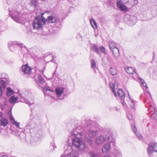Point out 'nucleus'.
<instances>
[{
	"mask_svg": "<svg viewBox=\"0 0 157 157\" xmlns=\"http://www.w3.org/2000/svg\"><path fill=\"white\" fill-rule=\"evenodd\" d=\"M91 124L89 121L86 122L85 127H87L86 130L83 132L85 141L90 145H91L93 142V138L98 134L97 130L94 131L90 129L91 127Z\"/></svg>",
	"mask_w": 157,
	"mask_h": 157,
	"instance_id": "obj_1",
	"label": "nucleus"
},
{
	"mask_svg": "<svg viewBox=\"0 0 157 157\" xmlns=\"http://www.w3.org/2000/svg\"><path fill=\"white\" fill-rule=\"evenodd\" d=\"M81 136L80 133H78L77 132H73L72 133V136H73L75 137V138L72 139V146L75 147L79 150H84L86 146L83 142L81 140L80 137L78 136V135Z\"/></svg>",
	"mask_w": 157,
	"mask_h": 157,
	"instance_id": "obj_2",
	"label": "nucleus"
},
{
	"mask_svg": "<svg viewBox=\"0 0 157 157\" xmlns=\"http://www.w3.org/2000/svg\"><path fill=\"white\" fill-rule=\"evenodd\" d=\"M10 16L16 22L21 24H24L26 21L24 15H22L15 9L13 10L10 8L8 9Z\"/></svg>",
	"mask_w": 157,
	"mask_h": 157,
	"instance_id": "obj_3",
	"label": "nucleus"
},
{
	"mask_svg": "<svg viewBox=\"0 0 157 157\" xmlns=\"http://www.w3.org/2000/svg\"><path fill=\"white\" fill-rule=\"evenodd\" d=\"M44 13H37L35 19L33 21V26L34 29H36L42 28V26L45 24L46 20L43 17V15Z\"/></svg>",
	"mask_w": 157,
	"mask_h": 157,
	"instance_id": "obj_4",
	"label": "nucleus"
},
{
	"mask_svg": "<svg viewBox=\"0 0 157 157\" xmlns=\"http://www.w3.org/2000/svg\"><path fill=\"white\" fill-rule=\"evenodd\" d=\"M19 95L21 98L23 100L24 102L30 106L34 103L32 99L29 101V97L31 96L30 92L28 91L24 90L20 92H19Z\"/></svg>",
	"mask_w": 157,
	"mask_h": 157,
	"instance_id": "obj_5",
	"label": "nucleus"
},
{
	"mask_svg": "<svg viewBox=\"0 0 157 157\" xmlns=\"http://www.w3.org/2000/svg\"><path fill=\"white\" fill-rule=\"evenodd\" d=\"M109 47L112 55L116 58H117L119 56L120 53L116 44L113 41H109Z\"/></svg>",
	"mask_w": 157,
	"mask_h": 157,
	"instance_id": "obj_6",
	"label": "nucleus"
},
{
	"mask_svg": "<svg viewBox=\"0 0 157 157\" xmlns=\"http://www.w3.org/2000/svg\"><path fill=\"white\" fill-rule=\"evenodd\" d=\"M147 151L149 155L152 154L154 151L157 152V143H150L148 145Z\"/></svg>",
	"mask_w": 157,
	"mask_h": 157,
	"instance_id": "obj_7",
	"label": "nucleus"
},
{
	"mask_svg": "<svg viewBox=\"0 0 157 157\" xmlns=\"http://www.w3.org/2000/svg\"><path fill=\"white\" fill-rule=\"evenodd\" d=\"M111 146L112 147L114 152L116 153L117 157H122V155L120 151L115 148V143L114 141L111 142L110 144L109 143V151L111 149Z\"/></svg>",
	"mask_w": 157,
	"mask_h": 157,
	"instance_id": "obj_8",
	"label": "nucleus"
},
{
	"mask_svg": "<svg viewBox=\"0 0 157 157\" xmlns=\"http://www.w3.org/2000/svg\"><path fill=\"white\" fill-rule=\"evenodd\" d=\"M64 89V88L62 87H57L56 89V96L59 99H62L63 98Z\"/></svg>",
	"mask_w": 157,
	"mask_h": 157,
	"instance_id": "obj_9",
	"label": "nucleus"
},
{
	"mask_svg": "<svg viewBox=\"0 0 157 157\" xmlns=\"http://www.w3.org/2000/svg\"><path fill=\"white\" fill-rule=\"evenodd\" d=\"M108 140V136H104L101 135L96 138L95 142L97 145H99L101 144L102 142H105Z\"/></svg>",
	"mask_w": 157,
	"mask_h": 157,
	"instance_id": "obj_10",
	"label": "nucleus"
},
{
	"mask_svg": "<svg viewBox=\"0 0 157 157\" xmlns=\"http://www.w3.org/2000/svg\"><path fill=\"white\" fill-rule=\"evenodd\" d=\"M148 110L150 113L152 112L153 110H154L153 113L151 114V117L154 120H157V109L152 105H150Z\"/></svg>",
	"mask_w": 157,
	"mask_h": 157,
	"instance_id": "obj_11",
	"label": "nucleus"
},
{
	"mask_svg": "<svg viewBox=\"0 0 157 157\" xmlns=\"http://www.w3.org/2000/svg\"><path fill=\"white\" fill-rule=\"evenodd\" d=\"M31 70V68L28 64L23 65L21 67V72L24 75L29 74Z\"/></svg>",
	"mask_w": 157,
	"mask_h": 157,
	"instance_id": "obj_12",
	"label": "nucleus"
},
{
	"mask_svg": "<svg viewBox=\"0 0 157 157\" xmlns=\"http://www.w3.org/2000/svg\"><path fill=\"white\" fill-rule=\"evenodd\" d=\"M48 19L49 23H56L59 24L61 23V21L60 19L55 17L53 15L48 17Z\"/></svg>",
	"mask_w": 157,
	"mask_h": 157,
	"instance_id": "obj_13",
	"label": "nucleus"
},
{
	"mask_svg": "<svg viewBox=\"0 0 157 157\" xmlns=\"http://www.w3.org/2000/svg\"><path fill=\"white\" fill-rule=\"evenodd\" d=\"M15 44L17 45L20 47L23 48L25 47V46L23 44L21 43L18 42H17L14 41L12 42L11 41L8 43V45L9 48H10V49H11L10 48L11 47H13Z\"/></svg>",
	"mask_w": 157,
	"mask_h": 157,
	"instance_id": "obj_14",
	"label": "nucleus"
},
{
	"mask_svg": "<svg viewBox=\"0 0 157 157\" xmlns=\"http://www.w3.org/2000/svg\"><path fill=\"white\" fill-rule=\"evenodd\" d=\"M117 4L118 8H120L121 11H125L127 10V7L124 5L123 3L121 1H117Z\"/></svg>",
	"mask_w": 157,
	"mask_h": 157,
	"instance_id": "obj_15",
	"label": "nucleus"
},
{
	"mask_svg": "<svg viewBox=\"0 0 157 157\" xmlns=\"http://www.w3.org/2000/svg\"><path fill=\"white\" fill-rule=\"evenodd\" d=\"M124 70L127 73L129 74L133 75L134 73H136V72L135 71L134 69L131 67H127L124 68Z\"/></svg>",
	"mask_w": 157,
	"mask_h": 157,
	"instance_id": "obj_16",
	"label": "nucleus"
},
{
	"mask_svg": "<svg viewBox=\"0 0 157 157\" xmlns=\"http://www.w3.org/2000/svg\"><path fill=\"white\" fill-rule=\"evenodd\" d=\"M116 82H115L114 83H110L109 84L110 86L113 93L114 96L116 97L117 94L116 92V90L117 89V86L116 85Z\"/></svg>",
	"mask_w": 157,
	"mask_h": 157,
	"instance_id": "obj_17",
	"label": "nucleus"
},
{
	"mask_svg": "<svg viewBox=\"0 0 157 157\" xmlns=\"http://www.w3.org/2000/svg\"><path fill=\"white\" fill-rule=\"evenodd\" d=\"M0 123L1 126L5 127L8 124V121L2 116V119H0Z\"/></svg>",
	"mask_w": 157,
	"mask_h": 157,
	"instance_id": "obj_18",
	"label": "nucleus"
},
{
	"mask_svg": "<svg viewBox=\"0 0 157 157\" xmlns=\"http://www.w3.org/2000/svg\"><path fill=\"white\" fill-rule=\"evenodd\" d=\"M10 120L12 124L15 125L18 128H20L19 125L20 123L17 122L15 121L14 118L12 116V115H10Z\"/></svg>",
	"mask_w": 157,
	"mask_h": 157,
	"instance_id": "obj_19",
	"label": "nucleus"
},
{
	"mask_svg": "<svg viewBox=\"0 0 157 157\" xmlns=\"http://www.w3.org/2000/svg\"><path fill=\"white\" fill-rule=\"evenodd\" d=\"M118 94L121 98V99L122 100H124L125 98V94L124 91L122 89H120L118 91Z\"/></svg>",
	"mask_w": 157,
	"mask_h": 157,
	"instance_id": "obj_20",
	"label": "nucleus"
},
{
	"mask_svg": "<svg viewBox=\"0 0 157 157\" xmlns=\"http://www.w3.org/2000/svg\"><path fill=\"white\" fill-rule=\"evenodd\" d=\"M92 49L93 51L96 52L98 54H100V52L96 44H94L93 45Z\"/></svg>",
	"mask_w": 157,
	"mask_h": 157,
	"instance_id": "obj_21",
	"label": "nucleus"
},
{
	"mask_svg": "<svg viewBox=\"0 0 157 157\" xmlns=\"http://www.w3.org/2000/svg\"><path fill=\"white\" fill-rule=\"evenodd\" d=\"M14 93L13 90L10 87H8L7 88L6 96L10 97Z\"/></svg>",
	"mask_w": 157,
	"mask_h": 157,
	"instance_id": "obj_22",
	"label": "nucleus"
},
{
	"mask_svg": "<svg viewBox=\"0 0 157 157\" xmlns=\"http://www.w3.org/2000/svg\"><path fill=\"white\" fill-rule=\"evenodd\" d=\"M18 99V98L17 97H15L14 96H13L9 99L10 102L12 104H14L17 100Z\"/></svg>",
	"mask_w": 157,
	"mask_h": 157,
	"instance_id": "obj_23",
	"label": "nucleus"
},
{
	"mask_svg": "<svg viewBox=\"0 0 157 157\" xmlns=\"http://www.w3.org/2000/svg\"><path fill=\"white\" fill-rule=\"evenodd\" d=\"M109 71L110 74L113 76L116 75L117 73V70L114 67H111Z\"/></svg>",
	"mask_w": 157,
	"mask_h": 157,
	"instance_id": "obj_24",
	"label": "nucleus"
},
{
	"mask_svg": "<svg viewBox=\"0 0 157 157\" xmlns=\"http://www.w3.org/2000/svg\"><path fill=\"white\" fill-rule=\"evenodd\" d=\"M37 82L40 84H42L44 82V79L41 75H39L38 76Z\"/></svg>",
	"mask_w": 157,
	"mask_h": 157,
	"instance_id": "obj_25",
	"label": "nucleus"
},
{
	"mask_svg": "<svg viewBox=\"0 0 157 157\" xmlns=\"http://www.w3.org/2000/svg\"><path fill=\"white\" fill-rule=\"evenodd\" d=\"M90 24L94 29L97 28V25L95 20L94 19H92L90 21Z\"/></svg>",
	"mask_w": 157,
	"mask_h": 157,
	"instance_id": "obj_26",
	"label": "nucleus"
},
{
	"mask_svg": "<svg viewBox=\"0 0 157 157\" xmlns=\"http://www.w3.org/2000/svg\"><path fill=\"white\" fill-rule=\"evenodd\" d=\"M102 151L104 153L107 152L108 151V144H105L102 149Z\"/></svg>",
	"mask_w": 157,
	"mask_h": 157,
	"instance_id": "obj_27",
	"label": "nucleus"
},
{
	"mask_svg": "<svg viewBox=\"0 0 157 157\" xmlns=\"http://www.w3.org/2000/svg\"><path fill=\"white\" fill-rule=\"evenodd\" d=\"M69 155L70 157H78L76 152L75 151L71 152L69 154Z\"/></svg>",
	"mask_w": 157,
	"mask_h": 157,
	"instance_id": "obj_28",
	"label": "nucleus"
},
{
	"mask_svg": "<svg viewBox=\"0 0 157 157\" xmlns=\"http://www.w3.org/2000/svg\"><path fill=\"white\" fill-rule=\"evenodd\" d=\"M131 127L132 130L134 132V133H136L137 132V128L136 126L132 124L131 125Z\"/></svg>",
	"mask_w": 157,
	"mask_h": 157,
	"instance_id": "obj_29",
	"label": "nucleus"
},
{
	"mask_svg": "<svg viewBox=\"0 0 157 157\" xmlns=\"http://www.w3.org/2000/svg\"><path fill=\"white\" fill-rule=\"evenodd\" d=\"M128 95L129 96V98L131 99V104H130V106L132 108L134 109V101L133 100H132L131 99L130 96L129 94H128Z\"/></svg>",
	"mask_w": 157,
	"mask_h": 157,
	"instance_id": "obj_30",
	"label": "nucleus"
},
{
	"mask_svg": "<svg viewBox=\"0 0 157 157\" xmlns=\"http://www.w3.org/2000/svg\"><path fill=\"white\" fill-rule=\"evenodd\" d=\"M96 66V63L94 60L91 61V67L92 68H95Z\"/></svg>",
	"mask_w": 157,
	"mask_h": 157,
	"instance_id": "obj_31",
	"label": "nucleus"
},
{
	"mask_svg": "<svg viewBox=\"0 0 157 157\" xmlns=\"http://www.w3.org/2000/svg\"><path fill=\"white\" fill-rule=\"evenodd\" d=\"M6 81L3 80H1V82L2 85V88L3 89H5L6 87Z\"/></svg>",
	"mask_w": 157,
	"mask_h": 157,
	"instance_id": "obj_32",
	"label": "nucleus"
},
{
	"mask_svg": "<svg viewBox=\"0 0 157 157\" xmlns=\"http://www.w3.org/2000/svg\"><path fill=\"white\" fill-rule=\"evenodd\" d=\"M100 50H101V52L104 54H106V52L105 51V49L104 47L102 46H101L100 47Z\"/></svg>",
	"mask_w": 157,
	"mask_h": 157,
	"instance_id": "obj_33",
	"label": "nucleus"
},
{
	"mask_svg": "<svg viewBox=\"0 0 157 157\" xmlns=\"http://www.w3.org/2000/svg\"><path fill=\"white\" fill-rule=\"evenodd\" d=\"M31 6H35L36 4V0H31Z\"/></svg>",
	"mask_w": 157,
	"mask_h": 157,
	"instance_id": "obj_34",
	"label": "nucleus"
},
{
	"mask_svg": "<svg viewBox=\"0 0 157 157\" xmlns=\"http://www.w3.org/2000/svg\"><path fill=\"white\" fill-rule=\"evenodd\" d=\"M90 157H97V155L94 154L93 152H90Z\"/></svg>",
	"mask_w": 157,
	"mask_h": 157,
	"instance_id": "obj_35",
	"label": "nucleus"
},
{
	"mask_svg": "<svg viewBox=\"0 0 157 157\" xmlns=\"http://www.w3.org/2000/svg\"><path fill=\"white\" fill-rule=\"evenodd\" d=\"M53 56L52 55H49L47 56H46V59L48 58H50L51 59H52V61L53 62H54V59H53Z\"/></svg>",
	"mask_w": 157,
	"mask_h": 157,
	"instance_id": "obj_36",
	"label": "nucleus"
},
{
	"mask_svg": "<svg viewBox=\"0 0 157 157\" xmlns=\"http://www.w3.org/2000/svg\"><path fill=\"white\" fill-rule=\"evenodd\" d=\"M136 136L138 137V139H142V137L141 135L139 133L136 132L135 133Z\"/></svg>",
	"mask_w": 157,
	"mask_h": 157,
	"instance_id": "obj_37",
	"label": "nucleus"
},
{
	"mask_svg": "<svg viewBox=\"0 0 157 157\" xmlns=\"http://www.w3.org/2000/svg\"><path fill=\"white\" fill-rule=\"evenodd\" d=\"M5 75H2V79H4L6 80H8V76L5 73Z\"/></svg>",
	"mask_w": 157,
	"mask_h": 157,
	"instance_id": "obj_38",
	"label": "nucleus"
},
{
	"mask_svg": "<svg viewBox=\"0 0 157 157\" xmlns=\"http://www.w3.org/2000/svg\"><path fill=\"white\" fill-rule=\"evenodd\" d=\"M100 21L101 23H105V18L102 17L100 19Z\"/></svg>",
	"mask_w": 157,
	"mask_h": 157,
	"instance_id": "obj_39",
	"label": "nucleus"
},
{
	"mask_svg": "<svg viewBox=\"0 0 157 157\" xmlns=\"http://www.w3.org/2000/svg\"><path fill=\"white\" fill-rule=\"evenodd\" d=\"M3 93L2 90V86L0 85V97H1L2 96Z\"/></svg>",
	"mask_w": 157,
	"mask_h": 157,
	"instance_id": "obj_40",
	"label": "nucleus"
},
{
	"mask_svg": "<svg viewBox=\"0 0 157 157\" xmlns=\"http://www.w3.org/2000/svg\"><path fill=\"white\" fill-rule=\"evenodd\" d=\"M141 84L144 87H145L146 88H147L148 87L147 86L146 83L145 82H144L142 83Z\"/></svg>",
	"mask_w": 157,
	"mask_h": 157,
	"instance_id": "obj_41",
	"label": "nucleus"
},
{
	"mask_svg": "<svg viewBox=\"0 0 157 157\" xmlns=\"http://www.w3.org/2000/svg\"><path fill=\"white\" fill-rule=\"evenodd\" d=\"M127 117L129 120H130L132 117L131 115L129 114H127Z\"/></svg>",
	"mask_w": 157,
	"mask_h": 157,
	"instance_id": "obj_42",
	"label": "nucleus"
},
{
	"mask_svg": "<svg viewBox=\"0 0 157 157\" xmlns=\"http://www.w3.org/2000/svg\"><path fill=\"white\" fill-rule=\"evenodd\" d=\"M121 103L122 105L123 106H124L125 105H126V103L124 101V100H122V99H121Z\"/></svg>",
	"mask_w": 157,
	"mask_h": 157,
	"instance_id": "obj_43",
	"label": "nucleus"
},
{
	"mask_svg": "<svg viewBox=\"0 0 157 157\" xmlns=\"http://www.w3.org/2000/svg\"><path fill=\"white\" fill-rule=\"evenodd\" d=\"M5 73H0V80L2 79V75H5Z\"/></svg>",
	"mask_w": 157,
	"mask_h": 157,
	"instance_id": "obj_44",
	"label": "nucleus"
},
{
	"mask_svg": "<svg viewBox=\"0 0 157 157\" xmlns=\"http://www.w3.org/2000/svg\"><path fill=\"white\" fill-rule=\"evenodd\" d=\"M139 79L140 80L141 84L143 82L144 83L145 82L144 81L143 79H141L140 78H139Z\"/></svg>",
	"mask_w": 157,
	"mask_h": 157,
	"instance_id": "obj_45",
	"label": "nucleus"
},
{
	"mask_svg": "<svg viewBox=\"0 0 157 157\" xmlns=\"http://www.w3.org/2000/svg\"><path fill=\"white\" fill-rule=\"evenodd\" d=\"M52 146L53 147V149L54 150L55 149V148H56V146L55 145V143H53V144H52Z\"/></svg>",
	"mask_w": 157,
	"mask_h": 157,
	"instance_id": "obj_46",
	"label": "nucleus"
},
{
	"mask_svg": "<svg viewBox=\"0 0 157 157\" xmlns=\"http://www.w3.org/2000/svg\"><path fill=\"white\" fill-rule=\"evenodd\" d=\"M101 65H102V66L103 67H105V62H103L102 63V64H101Z\"/></svg>",
	"mask_w": 157,
	"mask_h": 157,
	"instance_id": "obj_47",
	"label": "nucleus"
},
{
	"mask_svg": "<svg viewBox=\"0 0 157 157\" xmlns=\"http://www.w3.org/2000/svg\"><path fill=\"white\" fill-rule=\"evenodd\" d=\"M47 90H49V91H51V92L52 91V90L50 88L47 89Z\"/></svg>",
	"mask_w": 157,
	"mask_h": 157,
	"instance_id": "obj_48",
	"label": "nucleus"
},
{
	"mask_svg": "<svg viewBox=\"0 0 157 157\" xmlns=\"http://www.w3.org/2000/svg\"><path fill=\"white\" fill-rule=\"evenodd\" d=\"M146 101H147V100L145 98L144 100V103H145Z\"/></svg>",
	"mask_w": 157,
	"mask_h": 157,
	"instance_id": "obj_49",
	"label": "nucleus"
},
{
	"mask_svg": "<svg viewBox=\"0 0 157 157\" xmlns=\"http://www.w3.org/2000/svg\"><path fill=\"white\" fill-rule=\"evenodd\" d=\"M115 109L116 110V111H117L119 110V108L117 107H116L115 108Z\"/></svg>",
	"mask_w": 157,
	"mask_h": 157,
	"instance_id": "obj_50",
	"label": "nucleus"
},
{
	"mask_svg": "<svg viewBox=\"0 0 157 157\" xmlns=\"http://www.w3.org/2000/svg\"><path fill=\"white\" fill-rule=\"evenodd\" d=\"M31 144L33 145H35V144H33V143L32 141H31Z\"/></svg>",
	"mask_w": 157,
	"mask_h": 157,
	"instance_id": "obj_51",
	"label": "nucleus"
},
{
	"mask_svg": "<svg viewBox=\"0 0 157 157\" xmlns=\"http://www.w3.org/2000/svg\"><path fill=\"white\" fill-rule=\"evenodd\" d=\"M2 157H8L6 155H4L2 156Z\"/></svg>",
	"mask_w": 157,
	"mask_h": 157,
	"instance_id": "obj_52",
	"label": "nucleus"
},
{
	"mask_svg": "<svg viewBox=\"0 0 157 157\" xmlns=\"http://www.w3.org/2000/svg\"><path fill=\"white\" fill-rule=\"evenodd\" d=\"M60 157H64V155H62Z\"/></svg>",
	"mask_w": 157,
	"mask_h": 157,
	"instance_id": "obj_53",
	"label": "nucleus"
},
{
	"mask_svg": "<svg viewBox=\"0 0 157 157\" xmlns=\"http://www.w3.org/2000/svg\"><path fill=\"white\" fill-rule=\"evenodd\" d=\"M104 157H108V156L107 155H106V156H105Z\"/></svg>",
	"mask_w": 157,
	"mask_h": 157,
	"instance_id": "obj_54",
	"label": "nucleus"
},
{
	"mask_svg": "<svg viewBox=\"0 0 157 157\" xmlns=\"http://www.w3.org/2000/svg\"><path fill=\"white\" fill-rule=\"evenodd\" d=\"M109 157H112V156H111L110 155H109Z\"/></svg>",
	"mask_w": 157,
	"mask_h": 157,
	"instance_id": "obj_55",
	"label": "nucleus"
},
{
	"mask_svg": "<svg viewBox=\"0 0 157 157\" xmlns=\"http://www.w3.org/2000/svg\"><path fill=\"white\" fill-rule=\"evenodd\" d=\"M108 138H109V137H108Z\"/></svg>",
	"mask_w": 157,
	"mask_h": 157,
	"instance_id": "obj_56",
	"label": "nucleus"
},
{
	"mask_svg": "<svg viewBox=\"0 0 157 157\" xmlns=\"http://www.w3.org/2000/svg\"><path fill=\"white\" fill-rule=\"evenodd\" d=\"M120 1V0H119ZM121 0H120V1H121Z\"/></svg>",
	"mask_w": 157,
	"mask_h": 157,
	"instance_id": "obj_57",
	"label": "nucleus"
}]
</instances>
